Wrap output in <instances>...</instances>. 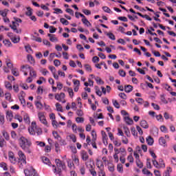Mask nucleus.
I'll return each instance as SVG.
<instances>
[{"label": "nucleus", "mask_w": 176, "mask_h": 176, "mask_svg": "<svg viewBox=\"0 0 176 176\" xmlns=\"http://www.w3.org/2000/svg\"><path fill=\"white\" fill-rule=\"evenodd\" d=\"M18 141L19 146L23 149V151H25V152L27 153H31V145H32L31 141L28 140V139L23 136L19 138Z\"/></svg>", "instance_id": "1"}, {"label": "nucleus", "mask_w": 176, "mask_h": 176, "mask_svg": "<svg viewBox=\"0 0 176 176\" xmlns=\"http://www.w3.org/2000/svg\"><path fill=\"white\" fill-rule=\"evenodd\" d=\"M28 131L30 135H41L42 134V129L36 126V122H32L31 126L28 128Z\"/></svg>", "instance_id": "2"}, {"label": "nucleus", "mask_w": 176, "mask_h": 176, "mask_svg": "<svg viewBox=\"0 0 176 176\" xmlns=\"http://www.w3.org/2000/svg\"><path fill=\"white\" fill-rule=\"evenodd\" d=\"M18 155H19V164L20 165V167H23L27 164V158L25 157V155L23 151H18Z\"/></svg>", "instance_id": "3"}, {"label": "nucleus", "mask_w": 176, "mask_h": 176, "mask_svg": "<svg viewBox=\"0 0 176 176\" xmlns=\"http://www.w3.org/2000/svg\"><path fill=\"white\" fill-rule=\"evenodd\" d=\"M97 166L99 168V171L98 172V176H107L105 171H104V164L100 160H97Z\"/></svg>", "instance_id": "4"}, {"label": "nucleus", "mask_w": 176, "mask_h": 176, "mask_svg": "<svg viewBox=\"0 0 176 176\" xmlns=\"http://www.w3.org/2000/svg\"><path fill=\"white\" fill-rule=\"evenodd\" d=\"M24 174L25 176H38L36 170L34 168L30 167L24 170Z\"/></svg>", "instance_id": "5"}, {"label": "nucleus", "mask_w": 176, "mask_h": 176, "mask_svg": "<svg viewBox=\"0 0 176 176\" xmlns=\"http://www.w3.org/2000/svg\"><path fill=\"white\" fill-rule=\"evenodd\" d=\"M55 100L56 101H59V102H63V104H65L67 101L65 100V94L60 93L55 94Z\"/></svg>", "instance_id": "6"}, {"label": "nucleus", "mask_w": 176, "mask_h": 176, "mask_svg": "<svg viewBox=\"0 0 176 176\" xmlns=\"http://www.w3.org/2000/svg\"><path fill=\"white\" fill-rule=\"evenodd\" d=\"M38 118L41 123H42V124H44V126H47V120H46V117L45 116V113L38 112Z\"/></svg>", "instance_id": "7"}, {"label": "nucleus", "mask_w": 176, "mask_h": 176, "mask_svg": "<svg viewBox=\"0 0 176 176\" xmlns=\"http://www.w3.org/2000/svg\"><path fill=\"white\" fill-rule=\"evenodd\" d=\"M55 163L58 168V173H61V170L65 169V164L64 162H61L59 159H56L55 160Z\"/></svg>", "instance_id": "8"}, {"label": "nucleus", "mask_w": 176, "mask_h": 176, "mask_svg": "<svg viewBox=\"0 0 176 176\" xmlns=\"http://www.w3.org/2000/svg\"><path fill=\"white\" fill-rule=\"evenodd\" d=\"M7 35L9 38H10L13 43H19V42H20V36H14L13 33L12 32H8Z\"/></svg>", "instance_id": "9"}, {"label": "nucleus", "mask_w": 176, "mask_h": 176, "mask_svg": "<svg viewBox=\"0 0 176 176\" xmlns=\"http://www.w3.org/2000/svg\"><path fill=\"white\" fill-rule=\"evenodd\" d=\"M8 160L12 164H16V163H17V160L14 156V153L12 151L8 152Z\"/></svg>", "instance_id": "10"}, {"label": "nucleus", "mask_w": 176, "mask_h": 176, "mask_svg": "<svg viewBox=\"0 0 176 176\" xmlns=\"http://www.w3.org/2000/svg\"><path fill=\"white\" fill-rule=\"evenodd\" d=\"M17 25H19V23L12 21V25H10V27L16 32V34H21V29L17 30Z\"/></svg>", "instance_id": "11"}, {"label": "nucleus", "mask_w": 176, "mask_h": 176, "mask_svg": "<svg viewBox=\"0 0 176 176\" xmlns=\"http://www.w3.org/2000/svg\"><path fill=\"white\" fill-rule=\"evenodd\" d=\"M85 166L87 168H89V170L94 168V160L89 159L87 162H85Z\"/></svg>", "instance_id": "12"}, {"label": "nucleus", "mask_w": 176, "mask_h": 176, "mask_svg": "<svg viewBox=\"0 0 176 176\" xmlns=\"http://www.w3.org/2000/svg\"><path fill=\"white\" fill-rule=\"evenodd\" d=\"M21 71L22 72H23L24 76H27V75H28V72H30V68L31 67L30 65H22L21 66Z\"/></svg>", "instance_id": "13"}, {"label": "nucleus", "mask_w": 176, "mask_h": 176, "mask_svg": "<svg viewBox=\"0 0 176 176\" xmlns=\"http://www.w3.org/2000/svg\"><path fill=\"white\" fill-rule=\"evenodd\" d=\"M80 156H81V159H82L84 162H86V160H89V154H87V152L85 151H83V150L81 151Z\"/></svg>", "instance_id": "14"}, {"label": "nucleus", "mask_w": 176, "mask_h": 176, "mask_svg": "<svg viewBox=\"0 0 176 176\" xmlns=\"http://www.w3.org/2000/svg\"><path fill=\"white\" fill-rule=\"evenodd\" d=\"M140 152H141V148H140V146H138L136 148V151L133 153V156L135 157V159L136 160H140V155H138Z\"/></svg>", "instance_id": "15"}, {"label": "nucleus", "mask_w": 176, "mask_h": 176, "mask_svg": "<svg viewBox=\"0 0 176 176\" xmlns=\"http://www.w3.org/2000/svg\"><path fill=\"white\" fill-rule=\"evenodd\" d=\"M47 36H49L50 42H58V38L55 34H48Z\"/></svg>", "instance_id": "16"}, {"label": "nucleus", "mask_w": 176, "mask_h": 176, "mask_svg": "<svg viewBox=\"0 0 176 176\" xmlns=\"http://www.w3.org/2000/svg\"><path fill=\"white\" fill-rule=\"evenodd\" d=\"M34 105H36V108L38 109L39 111H42L43 109V104L39 100H36L34 102Z\"/></svg>", "instance_id": "17"}, {"label": "nucleus", "mask_w": 176, "mask_h": 176, "mask_svg": "<svg viewBox=\"0 0 176 176\" xmlns=\"http://www.w3.org/2000/svg\"><path fill=\"white\" fill-rule=\"evenodd\" d=\"M124 122L126 123V124H129V126H131L134 122L133 121V119L130 118L129 116H125L124 118Z\"/></svg>", "instance_id": "18"}, {"label": "nucleus", "mask_w": 176, "mask_h": 176, "mask_svg": "<svg viewBox=\"0 0 176 176\" xmlns=\"http://www.w3.org/2000/svg\"><path fill=\"white\" fill-rule=\"evenodd\" d=\"M107 167H108V170H109V171H110V173H113V171H115V165H113V164L109 162L107 164Z\"/></svg>", "instance_id": "19"}, {"label": "nucleus", "mask_w": 176, "mask_h": 176, "mask_svg": "<svg viewBox=\"0 0 176 176\" xmlns=\"http://www.w3.org/2000/svg\"><path fill=\"white\" fill-rule=\"evenodd\" d=\"M6 64L9 69H13V63H12V60L9 59L6 60Z\"/></svg>", "instance_id": "20"}, {"label": "nucleus", "mask_w": 176, "mask_h": 176, "mask_svg": "<svg viewBox=\"0 0 176 176\" xmlns=\"http://www.w3.org/2000/svg\"><path fill=\"white\" fill-rule=\"evenodd\" d=\"M5 98L9 102H13V100L12 98V94H10V93L5 94Z\"/></svg>", "instance_id": "21"}, {"label": "nucleus", "mask_w": 176, "mask_h": 176, "mask_svg": "<svg viewBox=\"0 0 176 176\" xmlns=\"http://www.w3.org/2000/svg\"><path fill=\"white\" fill-rule=\"evenodd\" d=\"M146 142L148 144V145H149L150 146H152V145H153V138H152V137L151 136H148L146 139Z\"/></svg>", "instance_id": "22"}, {"label": "nucleus", "mask_w": 176, "mask_h": 176, "mask_svg": "<svg viewBox=\"0 0 176 176\" xmlns=\"http://www.w3.org/2000/svg\"><path fill=\"white\" fill-rule=\"evenodd\" d=\"M140 126L143 129H148L149 125L148 124V122L146 120H142L140 122Z\"/></svg>", "instance_id": "23"}, {"label": "nucleus", "mask_w": 176, "mask_h": 176, "mask_svg": "<svg viewBox=\"0 0 176 176\" xmlns=\"http://www.w3.org/2000/svg\"><path fill=\"white\" fill-rule=\"evenodd\" d=\"M9 12L8 9H4L0 10V16H2L3 17H6L8 16V13Z\"/></svg>", "instance_id": "24"}, {"label": "nucleus", "mask_w": 176, "mask_h": 176, "mask_svg": "<svg viewBox=\"0 0 176 176\" xmlns=\"http://www.w3.org/2000/svg\"><path fill=\"white\" fill-rule=\"evenodd\" d=\"M159 144L162 146H166V139H164V138H163V137L160 138Z\"/></svg>", "instance_id": "25"}, {"label": "nucleus", "mask_w": 176, "mask_h": 176, "mask_svg": "<svg viewBox=\"0 0 176 176\" xmlns=\"http://www.w3.org/2000/svg\"><path fill=\"white\" fill-rule=\"evenodd\" d=\"M23 120L25 123H27L28 124H30L31 121L30 120V116H28V113H25L23 116Z\"/></svg>", "instance_id": "26"}, {"label": "nucleus", "mask_w": 176, "mask_h": 176, "mask_svg": "<svg viewBox=\"0 0 176 176\" xmlns=\"http://www.w3.org/2000/svg\"><path fill=\"white\" fill-rule=\"evenodd\" d=\"M67 166L70 170H72L73 168H75V164L72 162L71 160H67Z\"/></svg>", "instance_id": "27"}, {"label": "nucleus", "mask_w": 176, "mask_h": 176, "mask_svg": "<svg viewBox=\"0 0 176 176\" xmlns=\"http://www.w3.org/2000/svg\"><path fill=\"white\" fill-rule=\"evenodd\" d=\"M124 90L126 93H131V91H133V86L129 85L124 86Z\"/></svg>", "instance_id": "28"}, {"label": "nucleus", "mask_w": 176, "mask_h": 176, "mask_svg": "<svg viewBox=\"0 0 176 176\" xmlns=\"http://www.w3.org/2000/svg\"><path fill=\"white\" fill-rule=\"evenodd\" d=\"M142 171V173L144 175L153 176V174L152 173H151V171H149L148 169H146L145 168H143Z\"/></svg>", "instance_id": "29"}, {"label": "nucleus", "mask_w": 176, "mask_h": 176, "mask_svg": "<svg viewBox=\"0 0 176 176\" xmlns=\"http://www.w3.org/2000/svg\"><path fill=\"white\" fill-rule=\"evenodd\" d=\"M106 35L111 41H116V37L115 36V34H113V33L109 32V33H107Z\"/></svg>", "instance_id": "30"}, {"label": "nucleus", "mask_w": 176, "mask_h": 176, "mask_svg": "<svg viewBox=\"0 0 176 176\" xmlns=\"http://www.w3.org/2000/svg\"><path fill=\"white\" fill-rule=\"evenodd\" d=\"M92 142H96L97 140V133L96 131L93 130L91 131Z\"/></svg>", "instance_id": "31"}, {"label": "nucleus", "mask_w": 176, "mask_h": 176, "mask_svg": "<svg viewBox=\"0 0 176 176\" xmlns=\"http://www.w3.org/2000/svg\"><path fill=\"white\" fill-rule=\"evenodd\" d=\"M6 118L10 122L12 121V119H13V113L12 111H8L6 113Z\"/></svg>", "instance_id": "32"}, {"label": "nucleus", "mask_w": 176, "mask_h": 176, "mask_svg": "<svg viewBox=\"0 0 176 176\" xmlns=\"http://www.w3.org/2000/svg\"><path fill=\"white\" fill-rule=\"evenodd\" d=\"M131 134L134 136V137H138V133L137 132V130L135 129V127L132 126L131 128Z\"/></svg>", "instance_id": "33"}, {"label": "nucleus", "mask_w": 176, "mask_h": 176, "mask_svg": "<svg viewBox=\"0 0 176 176\" xmlns=\"http://www.w3.org/2000/svg\"><path fill=\"white\" fill-rule=\"evenodd\" d=\"M29 72L30 78H36V73L35 72V71H34L32 67H30V70H29Z\"/></svg>", "instance_id": "34"}, {"label": "nucleus", "mask_w": 176, "mask_h": 176, "mask_svg": "<svg viewBox=\"0 0 176 176\" xmlns=\"http://www.w3.org/2000/svg\"><path fill=\"white\" fill-rule=\"evenodd\" d=\"M28 60L30 64H35V59H34V57H32L30 54L28 55Z\"/></svg>", "instance_id": "35"}, {"label": "nucleus", "mask_w": 176, "mask_h": 176, "mask_svg": "<svg viewBox=\"0 0 176 176\" xmlns=\"http://www.w3.org/2000/svg\"><path fill=\"white\" fill-rule=\"evenodd\" d=\"M52 135L56 140H58V141L61 140V138L60 137V135H58V133H57V131H53Z\"/></svg>", "instance_id": "36"}, {"label": "nucleus", "mask_w": 176, "mask_h": 176, "mask_svg": "<svg viewBox=\"0 0 176 176\" xmlns=\"http://www.w3.org/2000/svg\"><path fill=\"white\" fill-rule=\"evenodd\" d=\"M73 162L76 166H79V158L76 155L72 156Z\"/></svg>", "instance_id": "37"}, {"label": "nucleus", "mask_w": 176, "mask_h": 176, "mask_svg": "<svg viewBox=\"0 0 176 176\" xmlns=\"http://www.w3.org/2000/svg\"><path fill=\"white\" fill-rule=\"evenodd\" d=\"M82 22L86 25V27H90L91 25V23H90L87 19H82Z\"/></svg>", "instance_id": "38"}, {"label": "nucleus", "mask_w": 176, "mask_h": 176, "mask_svg": "<svg viewBox=\"0 0 176 176\" xmlns=\"http://www.w3.org/2000/svg\"><path fill=\"white\" fill-rule=\"evenodd\" d=\"M42 160L45 164H47V166H50V160H49V158L46 157H43Z\"/></svg>", "instance_id": "39"}, {"label": "nucleus", "mask_w": 176, "mask_h": 176, "mask_svg": "<svg viewBox=\"0 0 176 176\" xmlns=\"http://www.w3.org/2000/svg\"><path fill=\"white\" fill-rule=\"evenodd\" d=\"M0 167L4 170V171H8V164L6 162H1Z\"/></svg>", "instance_id": "40"}, {"label": "nucleus", "mask_w": 176, "mask_h": 176, "mask_svg": "<svg viewBox=\"0 0 176 176\" xmlns=\"http://www.w3.org/2000/svg\"><path fill=\"white\" fill-rule=\"evenodd\" d=\"M95 80L98 85H104V81L98 76L95 77Z\"/></svg>", "instance_id": "41"}, {"label": "nucleus", "mask_w": 176, "mask_h": 176, "mask_svg": "<svg viewBox=\"0 0 176 176\" xmlns=\"http://www.w3.org/2000/svg\"><path fill=\"white\" fill-rule=\"evenodd\" d=\"M6 144V142H5V139L1 136L0 137V148H3Z\"/></svg>", "instance_id": "42"}, {"label": "nucleus", "mask_w": 176, "mask_h": 176, "mask_svg": "<svg viewBox=\"0 0 176 176\" xmlns=\"http://www.w3.org/2000/svg\"><path fill=\"white\" fill-rule=\"evenodd\" d=\"M135 162H136V166H138L139 168H142V167H144V164L142 163V162H141L140 160H138Z\"/></svg>", "instance_id": "43"}, {"label": "nucleus", "mask_w": 176, "mask_h": 176, "mask_svg": "<svg viewBox=\"0 0 176 176\" xmlns=\"http://www.w3.org/2000/svg\"><path fill=\"white\" fill-rule=\"evenodd\" d=\"M159 168H164L166 167V164H164V161L163 160H160L159 161Z\"/></svg>", "instance_id": "44"}, {"label": "nucleus", "mask_w": 176, "mask_h": 176, "mask_svg": "<svg viewBox=\"0 0 176 176\" xmlns=\"http://www.w3.org/2000/svg\"><path fill=\"white\" fill-rule=\"evenodd\" d=\"M160 130L162 133H164L165 134L168 133V129H167V127H166V126L164 125L160 126Z\"/></svg>", "instance_id": "45"}, {"label": "nucleus", "mask_w": 176, "mask_h": 176, "mask_svg": "<svg viewBox=\"0 0 176 176\" xmlns=\"http://www.w3.org/2000/svg\"><path fill=\"white\" fill-rule=\"evenodd\" d=\"M3 43H4L5 46H6L7 47H11L12 46V43L9 40H4L3 41Z\"/></svg>", "instance_id": "46"}, {"label": "nucleus", "mask_w": 176, "mask_h": 176, "mask_svg": "<svg viewBox=\"0 0 176 176\" xmlns=\"http://www.w3.org/2000/svg\"><path fill=\"white\" fill-rule=\"evenodd\" d=\"M113 105L115 107V108H117V109H119L120 108V104H119V102H118V100H112Z\"/></svg>", "instance_id": "47"}, {"label": "nucleus", "mask_w": 176, "mask_h": 176, "mask_svg": "<svg viewBox=\"0 0 176 176\" xmlns=\"http://www.w3.org/2000/svg\"><path fill=\"white\" fill-rule=\"evenodd\" d=\"M102 9H103L104 12H105L106 13H111V14H112V13H113V12H112L111 10V9L107 6L102 7Z\"/></svg>", "instance_id": "48"}, {"label": "nucleus", "mask_w": 176, "mask_h": 176, "mask_svg": "<svg viewBox=\"0 0 176 176\" xmlns=\"http://www.w3.org/2000/svg\"><path fill=\"white\" fill-rule=\"evenodd\" d=\"M84 68L85 71H87V72H91V66H90V65L89 64L85 65Z\"/></svg>", "instance_id": "49"}, {"label": "nucleus", "mask_w": 176, "mask_h": 176, "mask_svg": "<svg viewBox=\"0 0 176 176\" xmlns=\"http://www.w3.org/2000/svg\"><path fill=\"white\" fill-rule=\"evenodd\" d=\"M117 170L118 173H123V165H122V164H118L117 166Z\"/></svg>", "instance_id": "50"}, {"label": "nucleus", "mask_w": 176, "mask_h": 176, "mask_svg": "<svg viewBox=\"0 0 176 176\" xmlns=\"http://www.w3.org/2000/svg\"><path fill=\"white\" fill-rule=\"evenodd\" d=\"M60 21L61 23L63 24V25H68V24H69V22L68 21H67V19H64V18H61L60 19Z\"/></svg>", "instance_id": "51"}, {"label": "nucleus", "mask_w": 176, "mask_h": 176, "mask_svg": "<svg viewBox=\"0 0 176 176\" xmlns=\"http://www.w3.org/2000/svg\"><path fill=\"white\" fill-rule=\"evenodd\" d=\"M120 153H121L122 156H126L127 155V152L124 148H120Z\"/></svg>", "instance_id": "52"}, {"label": "nucleus", "mask_w": 176, "mask_h": 176, "mask_svg": "<svg viewBox=\"0 0 176 176\" xmlns=\"http://www.w3.org/2000/svg\"><path fill=\"white\" fill-rule=\"evenodd\" d=\"M56 108L58 112H63V107H61V104L60 103L56 104Z\"/></svg>", "instance_id": "53"}, {"label": "nucleus", "mask_w": 176, "mask_h": 176, "mask_svg": "<svg viewBox=\"0 0 176 176\" xmlns=\"http://www.w3.org/2000/svg\"><path fill=\"white\" fill-rule=\"evenodd\" d=\"M76 123H83V122H85V118L82 117H77L76 118Z\"/></svg>", "instance_id": "54"}, {"label": "nucleus", "mask_w": 176, "mask_h": 176, "mask_svg": "<svg viewBox=\"0 0 176 176\" xmlns=\"http://www.w3.org/2000/svg\"><path fill=\"white\" fill-rule=\"evenodd\" d=\"M5 86L6 89H7L8 90H12V84H10V82L6 81L5 82Z\"/></svg>", "instance_id": "55"}, {"label": "nucleus", "mask_w": 176, "mask_h": 176, "mask_svg": "<svg viewBox=\"0 0 176 176\" xmlns=\"http://www.w3.org/2000/svg\"><path fill=\"white\" fill-rule=\"evenodd\" d=\"M27 12H26V16H32V10L31 7H28L27 8Z\"/></svg>", "instance_id": "56"}, {"label": "nucleus", "mask_w": 176, "mask_h": 176, "mask_svg": "<svg viewBox=\"0 0 176 176\" xmlns=\"http://www.w3.org/2000/svg\"><path fill=\"white\" fill-rule=\"evenodd\" d=\"M72 129L73 131V133H78V126H76V124H73L72 126Z\"/></svg>", "instance_id": "57"}, {"label": "nucleus", "mask_w": 176, "mask_h": 176, "mask_svg": "<svg viewBox=\"0 0 176 176\" xmlns=\"http://www.w3.org/2000/svg\"><path fill=\"white\" fill-rule=\"evenodd\" d=\"M67 91L69 93V97L72 98L74 97V89H72V88H69Z\"/></svg>", "instance_id": "58"}, {"label": "nucleus", "mask_w": 176, "mask_h": 176, "mask_svg": "<svg viewBox=\"0 0 176 176\" xmlns=\"http://www.w3.org/2000/svg\"><path fill=\"white\" fill-rule=\"evenodd\" d=\"M52 126L55 127V129H57V127H60V124H58L56 120H52Z\"/></svg>", "instance_id": "59"}, {"label": "nucleus", "mask_w": 176, "mask_h": 176, "mask_svg": "<svg viewBox=\"0 0 176 176\" xmlns=\"http://www.w3.org/2000/svg\"><path fill=\"white\" fill-rule=\"evenodd\" d=\"M152 162L154 167L155 168H159V162L155 159L153 160Z\"/></svg>", "instance_id": "60"}, {"label": "nucleus", "mask_w": 176, "mask_h": 176, "mask_svg": "<svg viewBox=\"0 0 176 176\" xmlns=\"http://www.w3.org/2000/svg\"><path fill=\"white\" fill-rule=\"evenodd\" d=\"M12 74L14 76H19V70H17L16 69H12Z\"/></svg>", "instance_id": "61"}, {"label": "nucleus", "mask_w": 176, "mask_h": 176, "mask_svg": "<svg viewBox=\"0 0 176 176\" xmlns=\"http://www.w3.org/2000/svg\"><path fill=\"white\" fill-rule=\"evenodd\" d=\"M14 119L19 121V123H21L23 122V117L21 116L16 115L14 116Z\"/></svg>", "instance_id": "62"}, {"label": "nucleus", "mask_w": 176, "mask_h": 176, "mask_svg": "<svg viewBox=\"0 0 176 176\" xmlns=\"http://www.w3.org/2000/svg\"><path fill=\"white\" fill-rule=\"evenodd\" d=\"M171 168L170 167H168L166 168V171L164 173V176H170V173H171Z\"/></svg>", "instance_id": "63"}, {"label": "nucleus", "mask_w": 176, "mask_h": 176, "mask_svg": "<svg viewBox=\"0 0 176 176\" xmlns=\"http://www.w3.org/2000/svg\"><path fill=\"white\" fill-rule=\"evenodd\" d=\"M89 172L91 173V175L92 176H97V172L96 171V170L94 169V168H92V169H90V170H89Z\"/></svg>", "instance_id": "64"}]
</instances>
